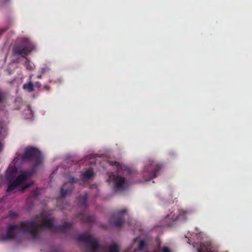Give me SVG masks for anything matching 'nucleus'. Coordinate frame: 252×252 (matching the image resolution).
<instances>
[{
	"instance_id": "obj_1",
	"label": "nucleus",
	"mask_w": 252,
	"mask_h": 252,
	"mask_svg": "<svg viewBox=\"0 0 252 252\" xmlns=\"http://www.w3.org/2000/svg\"><path fill=\"white\" fill-rule=\"evenodd\" d=\"M25 184H27L26 176L22 175L17 180L16 182L14 184H12L8 187L7 190L11 191L17 187H19L20 189H23L27 188V187L24 186Z\"/></svg>"
},
{
	"instance_id": "obj_2",
	"label": "nucleus",
	"mask_w": 252,
	"mask_h": 252,
	"mask_svg": "<svg viewBox=\"0 0 252 252\" xmlns=\"http://www.w3.org/2000/svg\"><path fill=\"white\" fill-rule=\"evenodd\" d=\"M33 49L32 44L31 43L25 47H19L14 49V53L16 54L21 55L22 56L26 55L31 52Z\"/></svg>"
},
{
	"instance_id": "obj_3",
	"label": "nucleus",
	"mask_w": 252,
	"mask_h": 252,
	"mask_svg": "<svg viewBox=\"0 0 252 252\" xmlns=\"http://www.w3.org/2000/svg\"><path fill=\"white\" fill-rule=\"evenodd\" d=\"M23 88L30 92L33 91V85L30 83L24 85Z\"/></svg>"
},
{
	"instance_id": "obj_4",
	"label": "nucleus",
	"mask_w": 252,
	"mask_h": 252,
	"mask_svg": "<svg viewBox=\"0 0 252 252\" xmlns=\"http://www.w3.org/2000/svg\"><path fill=\"white\" fill-rule=\"evenodd\" d=\"M114 182L117 186V187L120 188L121 184L124 183V180L121 177H118L116 179Z\"/></svg>"
},
{
	"instance_id": "obj_5",
	"label": "nucleus",
	"mask_w": 252,
	"mask_h": 252,
	"mask_svg": "<svg viewBox=\"0 0 252 252\" xmlns=\"http://www.w3.org/2000/svg\"><path fill=\"white\" fill-rule=\"evenodd\" d=\"M93 175V172L92 170H89L85 172L84 174L85 178L88 179Z\"/></svg>"
},
{
	"instance_id": "obj_6",
	"label": "nucleus",
	"mask_w": 252,
	"mask_h": 252,
	"mask_svg": "<svg viewBox=\"0 0 252 252\" xmlns=\"http://www.w3.org/2000/svg\"><path fill=\"white\" fill-rule=\"evenodd\" d=\"M118 250V247L114 245L110 248L111 252H116Z\"/></svg>"
},
{
	"instance_id": "obj_7",
	"label": "nucleus",
	"mask_w": 252,
	"mask_h": 252,
	"mask_svg": "<svg viewBox=\"0 0 252 252\" xmlns=\"http://www.w3.org/2000/svg\"><path fill=\"white\" fill-rule=\"evenodd\" d=\"M163 252H170V251L168 248L164 247L163 248Z\"/></svg>"
},
{
	"instance_id": "obj_8",
	"label": "nucleus",
	"mask_w": 252,
	"mask_h": 252,
	"mask_svg": "<svg viewBox=\"0 0 252 252\" xmlns=\"http://www.w3.org/2000/svg\"><path fill=\"white\" fill-rule=\"evenodd\" d=\"M51 224H52V223H51V221H49L48 224L45 223L44 225L45 226L50 227L51 225Z\"/></svg>"
},
{
	"instance_id": "obj_9",
	"label": "nucleus",
	"mask_w": 252,
	"mask_h": 252,
	"mask_svg": "<svg viewBox=\"0 0 252 252\" xmlns=\"http://www.w3.org/2000/svg\"><path fill=\"white\" fill-rule=\"evenodd\" d=\"M198 252H205L204 251V246L201 247L198 251Z\"/></svg>"
},
{
	"instance_id": "obj_10",
	"label": "nucleus",
	"mask_w": 252,
	"mask_h": 252,
	"mask_svg": "<svg viewBox=\"0 0 252 252\" xmlns=\"http://www.w3.org/2000/svg\"><path fill=\"white\" fill-rule=\"evenodd\" d=\"M144 242H141V243H140V248H142L144 246Z\"/></svg>"
},
{
	"instance_id": "obj_11",
	"label": "nucleus",
	"mask_w": 252,
	"mask_h": 252,
	"mask_svg": "<svg viewBox=\"0 0 252 252\" xmlns=\"http://www.w3.org/2000/svg\"><path fill=\"white\" fill-rule=\"evenodd\" d=\"M10 172V171H9V169L7 171V173H8V172Z\"/></svg>"
}]
</instances>
